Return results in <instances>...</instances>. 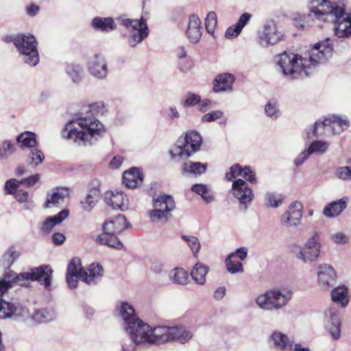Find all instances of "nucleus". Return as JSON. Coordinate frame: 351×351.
Instances as JSON below:
<instances>
[{"label":"nucleus","mask_w":351,"mask_h":351,"mask_svg":"<svg viewBox=\"0 0 351 351\" xmlns=\"http://www.w3.org/2000/svg\"><path fill=\"white\" fill-rule=\"evenodd\" d=\"M90 111L93 114H103L105 111V105L102 101L95 102L89 106Z\"/></svg>","instance_id":"59"},{"label":"nucleus","mask_w":351,"mask_h":351,"mask_svg":"<svg viewBox=\"0 0 351 351\" xmlns=\"http://www.w3.org/2000/svg\"><path fill=\"white\" fill-rule=\"evenodd\" d=\"M119 21L130 32L128 36V43L130 47H135L148 36L149 28L143 17L140 19H131L122 16L119 17Z\"/></svg>","instance_id":"10"},{"label":"nucleus","mask_w":351,"mask_h":351,"mask_svg":"<svg viewBox=\"0 0 351 351\" xmlns=\"http://www.w3.org/2000/svg\"><path fill=\"white\" fill-rule=\"evenodd\" d=\"M304 246L309 250H313L314 252H317L320 253L321 243L317 232H315L314 234L307 240Z\"/></svg>","instance_id":"52"},{"label":"nucleus","mask_w":351,"mask_h":351,"mask_svg":"<svg viewBox=\"0 0 351 351\" xmlns=\"http://www.w3.org/2000/svg\"><path fill=\"white\" fill-rule=\"evenodd\" d=\"M86 66L89 73L97 79L104 80L108 76V62L105 56L101 53L90 57Z\"/></svg>","instance_id":"14"},{"label":"nucleus","mask_w":351,"mask_h":351,"mask_svg":"<svg viewBox=\"0 0 351 351\" xmlns=\"http://www.w3.org/2000/svg\"><path fill=\"white\" fill-rule=\"evenodd\" d=\"M265 112L267 117L271 119H276L280 116L279 105L274 99H270L265 106Z\"/></svg>","instance_id":"45"},{"label":"nucleus","mask_w":351,"mask_h":351,"mask_svg":"<svg viewBox=\"0 0 351 351\" xmlns=\"http://www.w3.org/2000/svg\"><path fill=\"white\" fill-rule=\"evenodd\" d=\"M28 315L27 309L20 305H15L0 299V319L25 317Z\"/></svg>","instance_id":"18"},{"label":"nucleus","mask_w":351,"mask_h":351,"mask_svg":"<svg viewBox=\"0 0 351 351\" xmlns=\"http://www.w3.org/2000/svg\"><path fill=\"white\" fill-rule=\"evenodd\" d=\"M303 206L299 202L291 203L280 217V223L285 228L298 226L302 218Z\"/></svg>","instance_id":"16"},{"label":"nucleus","mask_w":351,"mask_h":351,"mask_svg":"<svg viewBox=\"0 0 351 351\" xmlns=\"http://www.w3.org/2000/svg\"><path fill=\"white\" fill-rule=\"evenodd\" d=\"M348 202V197H343L336 201L326 204L323 210V214L326 217L333 218L339 216L346 208Z\"/></svg>","instance_id":"22"},{"label":"nucleus","mask_w":351,"mask_h":351,"mask_svg":"<svg viewBox=\"0 0 351 351\" xmlns=\"http://www.w3.org/2000/svg\"><path fill=\"white\" fill-rule=\"evenodd\" d=\"M52 275L53 269L48 265L32 268L29 271L18 275H16L13 271H8L3 274V278L0 280V295L14 285L28 286L29 280L37 281L46 289L49 290Z\"/></svg>","instance_id":"5"},{"label":"nucleus","mask_w":351,"mask_h":351,"mask_svg":"<svg viewBox=\"0 0 351 351\" xmlns=\"http://www.w3.org/2000/svg\"><path fill=\"white\" fill-rule=\"evenodd\" d=\"M222 116H223L222 111L215 110V111H213L212 112H209V113L204 114L202 118V121L203 122H211V121H214L221 118Z\"/></svg>","instance_id":"58"},{"label":"nucleus","mask_w":351,"mask_h":351,"mask_svg":"<svg viewBox=\"0 0 351 351\" xmlns=\"http://www.w3.org/2000/svg\"><path fill=\"white\" fill-rule=\"evenodd\" d=\"M284 196L274 192H267L264 196V204L267 208H276L284 202Z\"/></svg>","instance_id":"40"},{"label":"nucleus","mask_w":351,"mask_h":351,"mask_svg":"<svg viewBox=\"0 0 351 351\" xmlns=\"http://www.w3.org/2000/svg\"><path fill=\"white\" fill-rule=\"evenodd\" d=\"M148 215L152 222H159L160 221H167L171 216V214L167 213V210H162L161 209L153 208L152 210L148 212Z\"/></svg>","instance_id":"47"},{"label":"nucleus","mask_w":351,"mask_h":351,"mask_svg":"<svg viewBox=\"0 0 351 351\" xmlns=\"http://www.w3.org/2000/svg\"><path fill=\"white\" fill-rule=\"evenodd\" d=\"M331 40L326 38L304 53L299 56L293 53L284 51L276 57V63L283 75L290 79L307 77L311 67L325 62L332 56Z\"/></svg>","instance_id":"1"},{"label":"nucleus","mask_w":351,"mask_h":351,"mask_svg":"<svg viewBox=\"0 0 351 351\" xmlns=\"http://www.w3.org/2000/svg\"><path fill=\"white\" fill-rule=\"evenodd\" d=\"M14 195L16 200L23 204V208L25 210L32 211L34 209V202L27 191L19 189Z\"/></svg>","instance_id":"41"},{"label":"nucleus","mask_w":351,"mask_h":351,"mask_svg":"<svg viewBox=\"0 0 351 351\" xmlns=\"http://www.w3.org/2000/svg\"><path fill=\"white\" fill-rule=\"evenodd\" d=\"M324 322L332 338L339 339L341 337V321L339 312L335 307H330L324 311Z\"/></svg>","instance_id":"17"},{"label":"nucleus","mask_w":351,"mask_h":351,"mask_svg":"<svg viewBox=\"0 0 351 351\" xmlns=\"http://www.w3.org/2000/svg\"><path fill=\"white\" fill-rule=\"evenodd\" d=\"M332 300L341 307H346L349 302L348 289L345 286H339L331 292Z\"/></svg>","instance_id":"34"},{"label":"nucleus","mask_w":351,"mask_h":351,"mask_svg":"<svg viewBox=\"0 0 351 351\" xmlns=\"http://www.w3.org/2000/svg\"><path fill=\"white\" fill-rule=\"evenodd\" d=\"M243 167L239 164L237 163L233 165L228 172L226 173V179L228 181L233 180L237 176H241Z\"/></svg>","instance_id":"55"},{"label":"nucleus","mask_w":351,"mask_h":351,"mask_svg":"<svg viewBox=\"0 0 351 351\" xmlns=\"http://www.w3.org/2000/svg\"><path fill=\"white\" fill-rule=\"evenodd\" d=\"M99 191L96 189L91 190L88 193L84 199L80 202L82 209L87 213H90L96 206L99 200Z\"/></svg>","instance_id":"37"},{"label":"nucleus","mask_w":351,"mask_h":351,"mask_svg":"<svg viewBox=\"0 0 351 351\" xmlns=\"http://www.w3.org/2000/svg\"><path fill=\"white\" fill-rule=\"evenodd\" d=\"M56 315V312L52 308H41L34 312L32 319L37 323H45L55 319Z\"/></svg>","instance_id":"39"},{"label":"nucleus","mask_w":351,"mask_h":351,"mask_svg":"<svg viewBox=\"0 0 351 351\" xmlns=\"http://www.w3.org/2000/svg\"><path fill=\"white\" fill-rule=\"evenodd\" d=\"M234 254H230L226 260V264L228 271L231 274L241 273L243 271L242 263L234 261Z\"/></svg>","instance_id":"46"},{"label":"nucleus","mask_w":351,"mask_h":351,"mask_svg":"<svg viewBox=\"0 0 351 351\" xmlns=\"http://www.w3.org/2000/svg\"><path fill=\"white\" fill-rule=\"evenodd\" d=\"M349 121L341 117L336 115H330L324 119L323 121H317L314 125L307 132L308 136L310 137L311 134L313 136H318L323 133V131L332 130L333 133H339L349 127Z\"/></svg>","instance_id":"12"},{"label":"nucleus","mask_w":351,"mask_h":351,"mask_svg":"<svg viewBox=\"0 0 351 351\" xmlns=\"http://www.w3.org/2000/svg\"><path fill=\"white\" fill-rule=\"evenodd\" d=\"M155 335L159 343L178 341L180 343L188 342L193 336V332L182 326H156Z\"/></svg>","instance_id":"11"},{"label":"nucleus","mask_w":351,"mask_h":351,"mask_svg":"<svg viewBox=\"0 0 351 351\" xmlns=\"http://www.w3.org/2000/svg\"><path fill=\"white\" fill-rule=\"evenodd\" d=\"M106 200L108 204L112 208L124 210L128 208L129 200L122 192L116 191L110 193V197L106 196Z\"/></svg>","instance_id":"26"},{"label":"nucleus","mask_w":351,"mask_h":351,"mask_svg":"<svg viewBox=\"0 0 351 351\" xmlns=\"http://www.w3.org/2000/svg\"><path fill=\"white\" fill-rule=\"evenodd\" d=\"M126 218L122 215H118L106 220L103 224V234L98 236L97 242L101 245L120 250L123 247L122 243L116 236L128 228Z\"/></svg>","instance_id":"7"},{"label":"nucleus","mask_w":351,"mask_h":351,"mask_svg":"<svg viewBox=\"0 0 351 351\" xmlns=\"http://www.w3.org/2000/svg\"><path fill=\"white\" fill-rule=\"evenodd\" d=\"M170 280L175 284L185 285L189 281L188 272L181 267L171 269L169 274Z\"/></svg>","instance_id":"38"},{"label":"nucleus","mask_w":351,"mask_h":351,"mask_svg":"<svg viewBox=\"0 0 351 351\" xmlns=\"http://www.w3.org/2000/svg\"><path fill=\"white\" fill-rule=\"evenodd\" d=\"M241 29L237 25H232L229 27L225 33V36L227 38H232L238 36L241 33Z\"/></svg>","instance_id":"62"},{"label":"nucleus","mask_w":351,"mask_h":351,"mask_svg":"<svg viewBox=\"0 0 351 351\" xmlns=\"http://www.w3.org/2000/svg\"><path fill=\"white\" fill-rule=\"evenodd\" d=\"M308 9L316 19L334 24L337 38L351 36V12H346L344 0H311Z\"/></svg>","instance_id":"2"},{"label":"nucleus","mask_w":351,"mask_h":351,"mask_svg":"<svg viewBox=\"0 0 351 351\" xmlns=\"http://www.w3.org/2000/svg\"><path fill=\"white\" fill-rule=\"evenodd\" d=\"M5 43H12L15 46L21 60L30 66L39 63V55L37 49L38 43L32 34H17L3 37Z\"/></svg>","instance_id":"6"},{"label":"nucleus","mask_w":351,"mask_h":351,"mask_svg":"<svg viewBox=\"0 0 351 351\" xmlns=\"http://www.w3.org/2000/svg\"><path fill=\"white\" fill-rule=\"evenodd\" d=\"M22 184L21 180L12 178L7 180L4 185V190L8 195H14L19 190V186Z\"/></svg>","instance_id":"53"},{"label":"nucleus","mask_w":351,"mask_h":351,"mask_svg":"<svg viewBox=\"0 0 351 351\" xmlns=\"http://www.w3.org/2000/svg\"><path fill=\"white\" fill-rule=\"evenodd\" d=\"M283 34L278 32L277 26L273 21L267 22L259 32L258 43L263 47L276 44L282 38Z\"/></svg>","instance_id":"15"},{"label":"nucleus","mask_w":351,"mask_h":351,"mask_svg":"<svg viewBox=\"0 0 351 351\" xmlns=\"http://www.w3.org/2000/svg\"><path fill=\"white\" fill-rule=\"evenodd\" d=\"M295 257L303 261L304 263H313L317 261L319 256V253L315 252L313 250L308 249L304 245L303 247H298L293 251Z\"/></svg>","instance_id":"30"},{"label":"nucleus","mask_w":351,"mask_h":351,"mask_svg":"<svg viewBox=\"0 0 351 351\" xmlns=\"http://www.w3.org/2000/svg\"><path fill=\"white\" fill-rule=\"evenodd\" d=\"M119 315L123 321V327L130 338L139 344L160 343L155 335L156 327L152 328L138 318L133 306L128 302L117 306Z\"/></svg>","instance_id":"4"},{"label":"nucleus","mask_w":351,"mask_h":351,"mask_svg":"<svg viewBox=\"0 0 351 351\" xmlns=\"http://www.w3.org/2000/svg\"><path fill=\"white\" fill-rule=\"evenodd\" d=\"M44 159L45 155L43 152L35 147L30 149L29 153L27 155V161L29 165L32 167H36L41 164Z\"/></svg>","instance_id":"42"},{"label":"nucleus","mask_w":351,"mask_h":351,"mask_svg":"<svg viewBox=\"0 0 351 351\" xmlns=\"http://www.w3.org/2000/svg\"><path fill=\"white\" fill-rule=\"evenodd\" d=\"M137 345L138 344L134 342L132 339H127L124 340L122 343L121 351H134Z\"/></svg>","instance_id":"63"},{"label":"nucleus","mask_w":351,"mask_h":351,"mask_svg":"<svg viewBox=\"0 0 351 351\" xmlns=\"http://www.w3.org/2000/svg\"><path fill=\"white\" fill-rule=\"evenodd\" d=\"M241 176L252 184H256L257 182L255 173L248 167L243 168Z\"/></svg>","instance_id":"57"},{"label":"nucleus","mask_w":351,"mask_h":351,"mask_svg":"<svg viewBox=\"0 0 351 351\" xmlns=\"http://www.w3.org/2000/svg\"><path fill=\"white\" fill-rule=\"evenodd\" d=\"M16 151L14 143L9 140H4L0 143V160H7Z\"/></svg>","instance_id":"43"},{"label":"nucleus","mask_w":351,"mask_h":351,"mask_svg":"<svg viewBox=\"0 0 351 351\" xmlns=\"http://www.w3.org/2000/svg\"><path fill=\"white\" fill-rule=\"evenodd\" d=\"M235 76L229 73L217 75L213 81V90L215 93L232 91Z\"/></svg>","instance_id":"21"},{"label":"nucleus","mask_w":351,"mask_h":351,"mask_svg":"<svg viewBox=\"0 0 351 351\" xmlns=\"http://www.w3.org/2000/svg\"><path fill=\"white\" fill-rule=\"evenodd\" d=\"M217 24V17L215 12L211 11L207 14L205 19V26L208 33H213Z\"/></svg>","instance_id":"51"},{"label":"nucleus","mask_w":351,"mask_h":351,"mask_svg":"<svg viewBox=\"0 0 351 351\" xmlns=\"http://www.w3.org/2000/svg\"><path fill=\"white\" fill-rule=\"evenodd\" d=\"M191 189L195 193L201 195L204 201L209 203L213 199V197L210 195H206L207 189L206 185L201 184H196L192 186Z\"/></svg>","instance_id":"54"},{"label":"nucleus","mask_w":351,"mask_h":351,"mask_svg":"<svg viewBox=\"0 0 351 351\" xmlns=\"http://www.w3.org/2000/svg\"><path fill=\"white\" fill-rule=\"evenodd\" d=\"M103 275V268L98 263H92L88 271H84L82 281L88 285H95Z\"/></svg>","instance_id":"27"},{"label":"nucleus","mask_w":351,"mask_h":351,"mask_svg":"<svg viewBox=\"0 0 351 351\" xmlns=\"http://www.w3.org/2000/svg\"><path fill=\"white\" fill-rule=\"evenodd\" d=\"M293 293L287 289H272L259 295L255 303L262 310L277 311L287 306L291 300Z\"/></svg>","instance_id":"8"},{"label":"nucleus","mask_w":351,"mask_h":351,"mask_svg":"<svg viewBox=\"0 0 351 351\" xmlns=\"http://www.w3.org/2000/svg\"><path fill=\"white\" fill-rule=\"evenodd\" d=\"M164 268L165 265L160 259H155L151 263L150 269L155 274H161L164 271Z\"/></svg>","instance_id":"60"},{"label":"nucleus","mask_w":351,"mask_h":351,"mask_svg":"<svg viewBox=\"0 0 351 351\" xmlns=\"http://www.w3.org/2000/svg\"><path fill=\"white\" fill-rule=\"evenodd\" d=\"M331 239L337 244H345L348 242V237L343 232H337L332 234Z\"/></svg>","instance_id":"64"},{"label":"nucleus","mask_w":351,"mask_h":351,"mask_svg":"<svg viewBox=\"0 0 351 351\" xmlns=\"http://www.w3.org/2000/svg\"><path fill=\"white\" fill-rule=\"evenodd\" d=\"M200 101L201 97L199 95L189 92L185 95L184 99L181 101V104L183 107L186 108L198 104Z\"/></svg>","instance_id":"50"},{"label":"nucleus","mask_w":351,"mask_h":351,"mask_svg":"<svg viewBox=\"0 0 351 351\" xmlns=\"http://www.w3.org/2000/svg\"><path fill=\"white\" fill-rule=\"evenodd\" d=\"M69 215V210L66 209L62 210L58 214L47 217L42 223L40 229L42 232L49 233L52 228L60 223Z\"/></svg>","instance_id":"25"},{"label":"nucleus","mask_w":351,"mask_h":351,"mask_svg":"<svg viewBox=\"0 0 351 351\" xmlns=\"http://www.w3.org/2000/svg\"><path fill=\"white\" fill-rule=\"evenodd\" d=\"M231 190L234 197L239 201L241 209L245 210L254 199L252 190L242 179L233 181Z\"/></svg>","instance_id":"13"},{"label":"nucleus","mask_w":351,"mask_h":351,"mask_svg":"<svg viewBox=\"0 0 351 351\" xmlns=\"http://www.w3.org/2000/svg\"><path fill=\"white\" fill-rule=\"evenodd\" d=\"M21 252L14 246L10 247L1 258V265L5 269H10L13 263L19 259Z\"/></svg>","instance_id":"35"},{"label":"nucleus","mask_w":351,"mask_h":351,"mask_svg":"<svg viewBox=\"0 0 351 351\" xmlns=\"http://www.w3.org/2000/svg\"><path fill=\"white\" fill-rule=\"evenodd\" d=\"M269 340L272 347L280 351H291L293 346V340L280 331H274Z\"/></svg>","instance_id":"20"},{"label":"nucleus","mask_w":351,"mask_h":351,"mask_svg":"<svg viewBox=\"0 0 351 351\" xmlns=\"http://www.w3.org/2000/svg\"><path fill=\"white\" fill-rule=\"evenodd\" d=\"M16 140L21 147L34 148L37 145L36 134L29 131L19 134Z\"/></svg>","instance_id":"36"},{"label":"nucleus","mask_w":351,"mask_h":351,"mask_svg":"<svg viewBox=\"0 0 351 351\" xmlns=\"http://www.w3.org/2000/svg\"><path fill=\"white\" fill-rule=\"evenodd\" d=\"M201 25L202 22L198 16L195 14H192L190 16L188 25V29L202 28Z\"/></svg>","instance_id":"61"},{"label":"nucleus","mask_w":351,"mask_h":351,"mask_svg":"<svg viewBox=\"0 0 351 351\" xmlns=\"http://www.w3.org/2000/svg\"><path fill=\"white\" fill-rule=\"evenodd\" d=\"M202 143L200 134L195 131L188 132L178 138L173 148L169 153L173 160L180 161L190 157L199 149Z\"/></svg>","instance_id":"9"},{"label":"nucleus","mask_w":351,"mask_h":351,"mask_svg":"<svg viewBox=\"0 0 351 351\" xmlns=\"http://www.w3.org/2000/svg\"><path fill=\"white\" fill-rule=\"evenodd\" d=\"M181 238L187 243L193 256L197 257L201 247L198 239L196 237L188 235H182Z\"/></svg>","instance_id":"48"},{"label":"nucleus","mask_w":351,"mask_h":351,"mask_svg":"<svg viewBox=\"0 0 351 351\" xmlns=\"http://www.w3.org/2000/svg\"><path fill=\"white\" fill-rule=\"evenodd\" d=\"M143 180V173L136 167H132L128 171H125L123 174V183L128 188H136L142 184Z\"/></svg>","instance_id":"23"},{"label":"nucleus","mask_w":351,"mask_h":351,"mask_svg":"<svg viewBox=\"0 0 351 351\" xmlns=\"http://www.w3.org/2000/svg\"><path fill=\"white\" fill-rule=\"evenodd\" d=\"M66 274L80 276V280H82L84 270L81 267V261L79 258H73L67 266Z\"/></svg>","instance_id":"44"},{"label":"nucleus","mask_w":351,"mask_h":351,"mask_svg":"<svg viewBox=\"0 0 351 351\" xmlns=\"http://www.w3.org/2000/svg\"><path fill=\"white\" fill-rule=\"evenodd\" d=\"M106 126L93 114L75 115L62 132L64 138L78 146L95 145L106 134Z\"/></svg>","instance_id":"3"},{"label":"nucleus","mask_w":351,"mask_h":351,"mask_svg":"<svg viewBox=\"0 0 351 351\" xmlns=\"http://www.w3.org/2000/svg\"><path fill=\"white\" fill-rule=\"evenodd\" d=\"M65 72L74 84L80 83L84 77V70L80 64H69L66 66Z\"/></svg>","instance_id":"29"},{"label":"nucleus","mask_w":351,"mask_h":351,"mask_svg":"<svg viewBox=\"0 0 351 351\" xmlns=\"http://www.w3.org/2000/svg\"><path fill=\"white\" fill-rule=\"evenodd\" d=\"M207 169L206 163L199 162L187 161L182 164V171L184 174L201 175L204 173Z\"/></svg>","instance_id":"33"},{"label":"nucleus","mask_w":351,"mask_h":351,"mask_svg":"<svg viewBox=\"0 0 351 351\" xmlns=\"http://www.w3.org/2000/svg\"><path fill=\"white\" fill-rule=\"evenodd\" d=\"M317 277L319 285L325 290L334 286L336 282V273L330 265H320L318 267Z\"/></svg>","instance_id":"19"},{"label":"nucleus","mask_w":351,"mask_h":351,"mask_svg":"<svg viewBox=\"0 0 351 351\" xmlns=\"http://www.w3.org/2000/svg\"><path fill=\"white\" fill-rule=\"evenodd\" d=\"M92 27L101 32H109L116 28V24L111 17H99L93 18L91 22Z\"/></svg>","instance_id":"28"},{"label":"nucleus","mask_w":351,"mask_h":351,"mask_svg":"<svg viewBox=\"0 0 351 351\" xmlns=\"http://www.w3.org/2000/svg\"><path fill=\"white\" fill-rule=\"evenodd\" d=\"M152 205L153 208L161 209L162 210H165L169 214L176 208L173 197L166 194L160 195L156 197H154L152 199Z\"/></svg>","instance_id":"24"},{"label":"nucleus","mask_w":351,"mask_h":351,"mask_svg":"<svg viewBox=\"0 0 351 351\" xmlns=\"http://www.w3.org/2000/svg\"><path fill=\"white\" fill-rule=\"evenodd\" d=\"M186 34L191 43H196L201 38L202 28L187 29Z\"/></svg>","instance_id":"56"},{"label":"nucleus","mask_w":351,"mask_h":351,"mask_svg":"<svg viewBox=\"0 0 351 351\" xmlns=\"http://www.w3.org/2000/svg\"><path fill=\"white\" fill-rule=\"evenodd\" d=\"M69 195V191L66 189L57 188L51 195H48L45 206L47 208L53 206H57L64 202V198Z\"/></svg>","instance_id":"32"},{"label":"nucleus","mask_w":351,"mask_h":351,"mask_svg":"<svg viewBox=\"0 0 351 351\" xmlns=\"http://www.w3.org/2000/svg\"><path fill=\"white\" fill-rule=\"evenodd\" d=\"M329 147V144L326 142L322 141H315L311 143L307 150L312 154L313 153H325Z\"/></svg>","instance_id":"49"},{"label":"nucleus","mask_w":351,"mask_h":351,"mask_svg":"<svg viewBox=\"0 0 351 351\" xmlns=\"http://www.w3.org/2000/svg\"><path fill=\"white\" fill-rule=\"evenodd\" d=\"M208 271V267L202 263H197L193 266L191 276L195 283L202 285L206 283V276Z\"/></svg>","instance_id":"31"}]
</instances>
